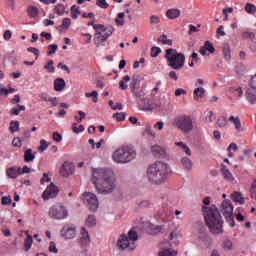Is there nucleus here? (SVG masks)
Instances as JSON below:
<instances>
[{"label":"nucleus","instance_id":"nucleus-1","mask_svg":"<svg viewBox=\"0 0 256 256\" xmlns=\"http://www.w3.org/2000/svg\"><path fill=\"white\" fill-rule=\"evenodd\" d=\"M92 183L95 185L98 193L102 195L113 193L117 187L115 173L111 168H94L92 170Z\"/></svg>","mask_w":256,"mask_h":256},{"label":"nucleus","instance_id":"nucleus-2","mask_svg":"<svg viewBox=\"0 0 256 256\" xmlns=\"http://www.w3.org/2000/svg\"><path fill=\"white\" fill-rule=\"evenodd\" d=\"M202 214L207 227L213 235L223 233V217L216 205L202 206Z\"/></svg>","mask_w":256,"mask_h":256},{"label":"nucleus","instance_id":"nucleus-3","mask_svg":"<svg viewBox=\"0 0 256 256\" xmlns=\"http://www.w3.org/2000/svg\"><path fill=\"white\" fill-rule=\"evenodd\" d=\"M171 169L165 162L157 161L150 165L146 172V177L152 185H162L167 181Z\"/></svg>","mask_w":256,"mask_h":256},{"label":"nucleus","instance_id":"nucleus-4","mask_svg":"<svg viewBox=\"0 0 256 256\" xmlns=\"http://www.w3.org/2000/svg\"><path fill=\"white\" fill-rule=\"evenodd\" d=\"M136 157L137 151H135V147L129 145L121 146L112 153V160L118 165L130 163V161H133Z\"/></svg>","mask_w":256,"mask_h":256},{"label":"nucleus","instance_id":"nucleus-5","mask_svg":"<svg viewBox=\"0 0 256 256\" xmlns=\"http://www.w3.org/2000/svg\"><path fill=\"white\" fill-rule=\"evenodd\" d=\"M165 59L168 67L174 69V71H181L185 67V54L179 53L175 49H167Z\"/></svg>","mask_w":256,"mask_h":256},{"label":"nucleus","instance_id":"nucleus-6","mask_svg":"<svg viewBox=\"0 0 256 256\" xmlns=\"http://www.w3.org/2000/svg\"><path fill=\"white\" fill-rule=\"evenodd\" d=\"M139 239V236L137 235V231L135 230H130L128 232V235L122 234L120 235L117 245L119 249L125 250L128 249V251H133L135 250V241Z\"/></svg>","mask_w":256,"mask_h":256},{"label":"nucleus","instance_id":"nucleus-7","mask_svg":"<svg viewBox=\"0 0 256 256\" xmlns=\"http://www.w3.org/2000/svg\"><path fill=\"white\" fill-rule=\"evenodd\" d=\"M94 29L96 30V34L94 37V43L99 47L101 43H105L111 35H113V27H105L103 24L94 25Z\"/></svg>","mask_w":256,"mask_h":256},{"label":"nucleus","instance_id":"nucleus-8","mask_svg":"<svg viewBox=\"0 0 256 256\" xmlns=\"http://www.w3.org/2000/svg\"><path fill=\"white\" fill-rule=\"evenodd\" d=\"M174 125L182 133H191L193 131V119L191 116L182 115L174 119Z\"/></svg>","mask_w":256,"mask_h":256},{"label":"nucleus","instance_id":"nucleus-9","mask_svg":"<svg viewBox=\"0 0 256 256\" xmlns=\"http://www.w3.org/2000/svg\"><path fill=\"white\" fill-rule=\"evenodd\" d=\"M220 211L230 227H235V217L233 216V204L231 200H224L220 206Z\"/></svg>","mask_w":256,"mask_h":256},{"label":"nucleus","instance_id":"nucleus-10","mask_svg":"<svg viewBox=\"0 0 256 256\" xmlns=\"http://www.w3.org/2000/svg\"><path fill=\"white\" fill-rule=\"evenodd\" d=\"M48 215L51 217V219L61 221L63 219H67L69 216V211L67 210V207L61 204H56L49 209Z\"/></svg>","mask_w":256,"mask_h":256},{"label":"nucleus","instance_id":"nucleus-11","mask_svg":"<svg viewBox=\"0 0 256 256\" xmlns=\"http://www.w3.org/2000/svg\"><path fill=\"white\" fill-rule=\"evenodd\" d=\"M83 199L85 203H87V207L90 211H97L99 208V200L97 199V195L91 192H85L83 194Z\"/></svg>","mask_w":256,"mask_h":256},{"label":"nucleus","instance_id":"nucleus-12","mask_svg":"<svg viewBox=\"0 0 256 256\" xmlns=\"http://www.w3.org/2000/svg\"><path fill=\"white\" fill-rule=\"evenodd\" d=\"M246 99L250 105H256V74L250 80V87L246 91Z\"/></svg>","mask_w":256,"mask_h":256},{"label":"nucleus","instance_id":"nucleus-13","mask_svg":"<svg viewBox=\"0 0 256 256\" xmlns=\"http://www.w3.org/2000/svg\"><path fill=\"white\" fill-rule=\"evenodd\" d=\"M60 233L64 239H75L77 235V227L75 224H65Z\"/></svg>","mask_w":256,"mask_h":256},{"label":"nucleus","instance_id":"nucleus-14","mask_svg":"<svg viewBox=\"0 0 256 256\" xmlns=\"http://www.w3.org/2000/svg\"><path fill=\"white\" fill-rule=\"evenodd\" d=\"M57 193H59L57 186H55L53 183H51L46 188V190L43 192L42 197H43L44 201H47L49 199H54V197H57Z\"/></svg>","mask_w":256,"mask_h":256},{"label":"nucleus","instance_id":"nucleus-15","mask_svg":"<svg viewBox=\"0 0 256 256\" xmlns=\"http://www.w3.org/2000/svg\"><path fill=\"white\" fill-rule=\"evenodd\" d=\"M73 173H75L73 163L67 161L64 162L60 169V175H62V177H69V175H73Z\"/></svg>","mask_w":256,"mask_h":256},{"label":"nucleus","instance_id":"nucleus-16","mask_svg":"<svg viewBox=\"0 0 256 256\" xmlns=\"http://www.w3.org/2000/svg\"><path fill=\"white\" fill-rule=\"evenodd\" d=\"M21 168L17 166L10 167L6 170V175L9 179H17L21 175Z\"/></svg>","mask_w":256,"mask_h":256},{"label":"nucleus","instance_id":"nucleus-17","mask_svg":"<svg viewBox=\"0 0 256 256\" xmlns=\"http://www.w3.org/2000/svg\"><path fill=\"white\" fill-rule=\"evenodd\" d=\"M80 243L81 245H88L91 243V238L89 237V232H87V229L81 228L80 230Z\"/></svg>","mask_w":256,"mask_h":256},{"label":"nucleus","instance_id":"nucleus-18","mask_svg":"<svg viewBox=\"0 0 256 256\" xmlns=\"http://www.w3.org/2000/svg\"><path fill=\"white\" fill-rule=\"evenodd\" d=\"M221 172L224 179H226V181H230V182L235 181V177H233V174L231 173V171H229V169L227 168V166H225V164H221Z\"/></svg>","mask_w":256,"mask_h":256},{"label":"nucleus","instance_id":"nucleus-19","mask_svg":"<svg viewBox=\"0 0 256 256\" xmlns=\"http://www.w3.org/2000/svg\"><path fill=\"white\" fill-rule=\"evenodd\" d=\"M139 108L142 109V111H151L153 109V106H151V103H149V98H143L138 102Z\"/></svg>","mask_w":256,"mask_h":256},{"label":"nucleus","instance_id":"nucleus-20","mask_svg":"<svg viewBox=\"0 0 256 256\" xmlns=\"http://www.w3.org/2000/svg\"><path fill=\"white\" fill-rule=\"evenodd\" d=\"M194 101H199L205 97V88L198 87L193 92Z\"/></svg>","mask_w":256,"mask_h":256},{"label":"nucleus","instance_id":"nucleus-21","mask_svg":"<svg viewBox=\"0 0 256 256\" xmlns=\"http://www.w3.org/2000/svg\"><path fill=\"white\" fill-rule=\"evenodd\" d=\"M65 80L63 78H57L55 81H54V89L56 91H63V89H65Z\"/></svg>","mask_w":256,"mask_h":256},{"label":"nucleus","instance_id":"nucleus-22","mask_svg":"<svg viewBox=\"0 0 256 256\" xmlns=\"http://www.w3.org/2000/svg\"><path fill=\"white\" fill-rule=\"evenodd\" d=\"M151 152L154 157H161V155H165V150L159 145L152 146Z\"/></svg>","mask_w":256,"mask_h":256},{"label":"nucleus","instance_id":"nucleus-23","mask_svg":"<svg viewBox=\"0 0 256 256\" xmlns=\"http://www.w3.org/2000/svg\"><path fill=\"white\" fill-rule=\"evenodd\" d=\"M180 15L181 11L179 9H169L166 12V17H168V19H177Z\"/></svg>","mask_w":256,"mask_h":256},{"label":"nucleus","instance_id":"nucleus-24","mask_svg":"<svg viewBox=\"0 0 256 256\" xmlns=\"http://www.w3.org/2000/svg\"><path fill=\"white\" fill-rule=\"evenodd\" d=\"M232 199L235 203H239L240 205H245V197L240 192H234L232 194Z\"/></svg>","mask_w":256,"mask_h":256},{"label":"nucleus","instance_id":"nucleus-25","mask_svg":"<svg viewBox=\"0 0 256 256\" xmlns=\"http://www.w3.org/2000/svg\"><path fill=\"white\" fill-rule=\"evenodd\" d=\"M35 160V154L33 153L32 149H27L24 152V161L25 163H31V161Z\"/></svg>","mask_w":256,"mask_h":256},{"label":"nucleus","instance_id":"nucleus-26","mask_svg":"<svg viewBox=\"0 0 256 256\" xmlns=\"http://www.w3.org/2000/svg\"><path fill=\"white\" fill-rule=\"evenodd\" d=\"M54 13H56V15L63 16L65 13L69 14V11L65 10V5L59 3L55 6Z\"/></svg>","mask_w":256,"mask_h":256},{"label":"nucleus","instance_id":"nucleus-27","mask_svg":"<svg viewBox=\"0 0 256 256\" xmlns=\"http://www.w3.org/2000/svg\"><path fill=\"white\" fill-rule=\"evenodd\" d=\"M181 163H182L184 169H186L187 171H191L193 169V162L191 161V159H189L187 157H183L181 159Z\"/></svg>","mask_w":256,"mask_h":256},{"label":"nucleus","instance_id":"nucleus-28","mask_svg":"<svg viewBox=\"0 0 256 256\" xmlns=\"http://www.w3.org/2000/svg\"><path fill=\"white\" fill-rule=\"evenodd\" d=\"M130 81H131V77H129V75L124 76L122 80L119 82V89H121L122 91H125V89L129 87L127 83H129Z\"/></svg>","mask_w":256,"mask_h":256},{"label":"nucleus","instance_id":"nucleus-29","mask_svg":"<svg viewBox=\"0 0 256 256\" xmlns=\"http://www.w3.org/2000/svg\"><path fill=\"white\" fill-rule=\"evenodd\" d=\"M115 24L118 27H123L125 25V13L124 12L118 13V15L115 19Z\"/></svg>","mask_w":256,"mask_h":256},{"label":"nucleus","instance_id":"nucleus-30","mask_svg":"<svg viewBox=\"0 0 256 256\" xmlns=\"http://www.w3.org/2000/svg\"><path fill=\"white\" fill-rule=\"evenodd\" d=\"M175 145H176V147H180L182 149V151H184V153H186V155L191 157V149L189 148V146H187V144H185L183 142H175Z\"/></svg>","mask_w":256,"mask_h":256},{"label":"nucleus","instance_id":"nucleus-31","mask_svg":"<svg viewBox=\"0 0 256 256\" xmlns=\"http://www.w3.org/2000/svg\"><path fill=\"white\" fill-rule=\"evenodd\" d=\"M229 92L233 95H237L238 97H243V89L241 88V86H232L229 88Z\"/></svg>","mask_w":256,"mask_h":256},{"label":"nucleus","instance_id":"nucleus-32","mask_svg":"<svg viewBox=\"0 0 256 256\" xmlns=\"http://www.w3.org/2000/svg\"><path fill=\"white\" fill-rule=\"evenodd\" d=\"M158 43H162V45H169L171 47V45H173V40L168 39L167 35L163 34L158 38Z\"/></svg>","mask_w":256,"mask_h":256},{"label":"nucleus","instance_id":"nucleus-33","mask_svg":"<svg viewBox=\"0 0 256 256\" xmlns=\"http://www.w3.org/2000/svg\"><path fill=\"white\" fill-rule=\"evenodd\" d=\"M70 11H71L72 19H77V17H79V15H81V10H79V6H77V5L71 6Z\"/></svg>","mask_w":256,"mask_h":256},{"label":"nucleus","instance_id":"nucleus-34","mask_svg":"<svg viewBox=\"0 0 256 256\" xmlns=\"http://www.w3.org/2000/svg\"><path fill=\"white\" fill-rule=\"evenodd\" d=\"M229 121L235 125L238 131H241V119H239V117L230 116Z\"/></svg>","mask_w":256,"mask_h":256},{"label":"nucleus","instance_id":"nucleus-35","mask_svg":"<svg viewBox=\"0 0 256 256\" xmlns=\"http://www.w3.org/2000/svg\"><path fill=\"white\" fill-rule=\"evenodd\" d=\"M33 245V236L27 235V238L24 240V249L25 251H29Z\"/></svg>","mask_w":256,"mask_h":256},{"label":"nucleus","instance_id":"nucleus-36","mask_svg":"<svg viewBox=\"0 0 256 256\" xmlns=\"http://www.w3.org/2000/svg\"><path fill=\"white\" fill-rule=\"evenodd\" d=\"M28 15L32 18L37 17V15H39V8L35 6H30L28 8Z\"/></svg>","mask_w":256,"mask_h":256},{"label":"nucleus","instance_id":"nucleus-37","mask_svg":"<svg viewBox=\"0 0 256 256\" xmlns=\"http://www.w3.org/2000/svg\"><path fill=\"white\" fill-rule=\"evenodd\" d=\"M159 256H177V251L172 249H164L163 251L159 252Z\"/></svg>","mask_w":256,"mask_h":256},{"label":"nucleus","instance_id":"nucleus-38","mask_svg":"<svg viewBox=\"0 0 256 256\" xmlns=\"http://www.w3.org/2000/svg\"><path fill=\"white\" fill-rule=\"evenodd\" d=\"M85 97L91 98L92 97V101L93 103H97V101H99V93H97V91H92L91 93L87 92L85 94Z\"/></svg>","mask_w":256,"mask_h":256},{"label":"nucleus","instance_id":"nucleus-39","mask_svg":"<svg viewBox=\"0 0 256 256\" xmlns=\"http://www.w3.org/2000/svg\"><path fill=\"white\" fill-rule=\"evenodd\" d=\"M222 53L226 61H229V59H231V49L229 48V46L225 45L223 47Z\"/></svg>","mask_w":256,"mask_h":256},{"label":"nucleus","instance_id":"nucleus-40","mask_svg":"<svg viewBox=\"0 0 256 256\" xmlns=\"http://www.w3.org/2000/svg\"><path fill=\"white\" fill-rule=\"evenodd\" d=\"M86 225L88 227H95L97 225V222L95 220V216L94 215H89L87 220H86Z\"/></svg>","mask_w":256,"mask_h":256},{"label":"nucleus","instance_id":"nucleus-41","mask_svg":"<svg viewBox=\"0 0 256 256\" xmlns=\"http://www.w3.org/2000/svg\"><path fill=\"white\" fill-rule=\"evenodd\" d=\"M250 195H251V198L255 199L256 201V178L251 183Z\"/></svg>","mask_w":256,"mask_h":256},{"label":"nucleus","instance_id":"nucleus-42","mask_svg":"<svg viewBox=\"0 0 256 256\" xmlns=\"http://www.w3.org/2000/svg\"><path fill=\"white\" fill-rule=\"evenodd\" d=\"M9 130L12 133H17V131H19V121H11Z\"/></svg>","mask_w":256,"mask_h":256},{"label":"nucleus","instance_id":"nucleus-43","mask_svg":"<svg viewBox=\"0 0 256 256\" xmlns=\"http://www.w3.org/2000/svg\"><path fill=\"white\" fill-rule=\"evenodd\" d=\"M26 107L18 104V108H12L10 113L11 115H19L21 111H25Z\"/></svg>","mask_w":256,"mask_h":256},{"label":"nucleus","instance_id":"nucleus-44","mask_svg":"<svg viewBox=\"0 0 256 256\" xmlns=\"http://www.w3.org/2000/svg\"><path fill=\"white\" fill-rule=\"evenodd\" d=\"M71 27V20L69 18H64L62 24L59 26L60 29H69Z\"/></svg>","mask_w":256,"mask_h":256},{"label":"nucleus","instance_id":"nucleus-45","mask_svg":"<svg viewBox=\"0 0 256 256\" xmlns=\"http://www.w3.org/2000/svg\"><path fill=\"white\" fill-rule=\"evenodd\" d=\"M161 23V17L157 15L150 16V25H159Z\"/></svg>","mask_w":256,"mask_h":256},{"label":"nucleus","instance_id":"nucleus-46","mask_svg":"<svg viewBox=\"0 0 256 256\" xmlns=\"http://www.w3.org/2000/svg\"><path fill=\"white\" fill-rule=\"evenodd\" d=\"M53 60H49L48 63L44 66L49 73H55V67L53 66Z\"/></svg>","mask_w":256,"mask_h":256},{"label":"nucleus","instance_id":"nucleus-47","mask_svg":"<svg viewBox=\"0 0 256 256\" xmlns=\"http://www.w3.org/2000/svg\"><path fill=\"white\" fill-rule=\"evenodd\" d=\"M132 93L136 99H143V97H145V92H143V90L137 91L135 88H133Z\"/></svg>","mask_w":256,"mask_h":256},{"label":"nucleus","instance_id":"nucleus-48","mask_svg":"<svg viewBox=\"0 0 256 256\" xmlns=\"http://www.w3.org/2000/svg\"><path fill=\"white\" fill-rule=\"evenodd\" d=\"M113 119H116V121H125V113L123 112L114 113Z\"/></svg>","mask_w":256,"mask_h":256},{"label":"nucleus","instance_id":"nucleus-49","mask_svg":"<svg viewBox=\"0 0 256 256\" xmlns=\"http://www.w3.org/2000/svg\"><path fill=\"white\" fill-rule=\"evenodd\" d=\"M96 5L97 7H100V9H107V7H109L107 0H97Z\"/></svg>","mask_w":256,"mask_h":256},{"label":"nucleus","instance_id":"nucleus-50","mask_svg":"<svg viewBox=\"0 0 256 256\" xmlns=\"http://www.w3.org/2000/svg\"><path fill=\"white\" fill-rule=\"evenodd\" d=\"M217 125H218V127H226L227 126V118H225V116L218 118Z\"/></svg>","mask_w":256,"mask_h":256},{"label":"nucleus","instance_id":"nucleus-51","mask_svg":"<svg viewBox=\"0 0 256 256\" xmlns=\"http://www.w3.org/2000/svg\"><path fill=\"white\" fill-rule=\"evenodd\" d=\"M245 11L247 13H255L256 12V7L253 4L247 3L245 6Z\"/></svg>","mask_w":256,"mask_h":256},{"label":"nucleus","instance_id":"nucleus-52","mask_svg":"<svg viewBox=\"0 0 256 256\" xmlns=\"http://www.w3.org/2000/svg\"><path fill=\"white\" fill-rule=\"evenodd\" d=\"M160 53H161V48L159 47L151 48V53H150L151 57H158Z\"/></svg>","mask_w":256,"mask_h":256},{"label":"nucleus","instance_id":"nucleus-53","mask_svg":"<svg viewBox=\"0 0 256 256\" xmlns=\"http://www.w3.org/2000/svg\"><path fill=\"white\" fill-rule=\"evenodd\" d=\"M204 48H206V50L209 51V53H215V47H213V44H211V42L209 41L205 42Z\"/></svg>","mask_w":256,"mask_h":256},{"label":"nucleus","instance_id":"nucleus-54","mask_svg":"<svg viewBox=\"0 0 256 256\" xmlns=\"http://www.w3.org/2000/svg\"><path fill=\"white\" fill-rule=\"evenodd\" d=\"M59 46L57 44H51L48 46L49 51L47 52V55H54V53L57 51Z\"/></svg>","mask_w":256,"mask_h":256},{"label":"nucleus","instance_id":"nucleus-55","mask_svg":"<svg viewBox=\"0 0 256 256\" xmlns=\"http://www.w3.org/2000/svg\"><path fill=\"white\" fill-rule=\"evenodd\" d=\"M72 129L74 133H83V131H85V127L83 125H80L79 128H77V123L72 125Z\"/></svg>","mask_w":256,"mask_h":256},{"label":"nucleus","instance_id":"nucleus-56","mask_svg":"<svg viewBox=\"0 0 256 256\" xmlns=\"http://www.w3.org/2000/svg\"><path fill=\"white\" fill-rule=\"evenodd\" d=\"M163 231V226H152L151 234L157 235L158 233H161Z\"/></svg>","mask_w":256,"mask_h":256},{"label":"nucleus","instance_id":"nucleus-57","mask_svg":"<svg viewBox=\"0 0 256 256\" xmlns=\"http://www.w3.org/2000/svg\"><path fill=\"white\" fill-rule=\"evenodd\" d=\"M52 139L53 141H56V143H61V141L63 140V136H61V134H59L58 132H54L52 135Z\"/></svg>","mask_w":256,"mask_h":256},{"label":"nucleus","instance_id":"nucleus-58","mask_svg":"<svg viewBox=\"0 0 256 256\" xmlns=\"http://www.w3.org/2000/svg\"><path fill=\"white\" fill-rule=\"evenodd\" d=\"M206 121L208 123H213V121H215V114L213 113V111L208 112V114L206 115Z\"/></svg>","mask_w":256,"mask_h":256},{"label":"nucleus","instance_id":"nucleus-59","mask_svg":"<svg viewBox=\"0 0 256 256\" xmlns=\"http://www.w3.org/2000/svg\"><path fill=\"white\" fill-rule=\"evenodd\" d=\"M27 51L29 53H33L35 55V57H36L35 58L36 60L39 59V49H37L35 47H29V48H27Z\"/></svg>","mask_w":256,"mask_h":256},{"label":"nucleus","instance_id":"nucleus-60","mask_svg":"<svg viewBox=\"0 0 256 256\" xmlns=\"http://www.w3.org/2000/svg\"><path fill=\"white\" fill-rule=\"evenodd\" d=\"M49 147V143L45 140L40 141L39 151H46V149Z\"/></svg>","mask_w":256,"mask_h":256},{"label":"nucleus","instance_id":"nucleus-61","mask_svg":"<svg viewBox=\"0 0 256 256\" xmlns=\"http://www.w3.org/2000/svg\"><path fill=\"white\" fill-rule=\"evenodd\" d=\"M49 251L50 253H58L59 250H57V244H55V242H50L49 244Z\"/></svg>","mask_w":256,"mask_h":256},{"label":"nucleus","instance_id":"nucleus-62","mask_svg":"<svg viewBox=\"0 0 256 256\" xmlns=\"http://www.w3.org/2000/svg\"><path fill=\"white\" fill-rule=\"evenodd\" d=\"M225 27L220 26L217 30H216V35L217 37H225L226 33L224 31Z\"/></svg>","mask_w":256,"mask_h":256},{"label":"nucleus","instance_id":"nucleus-63","mask_svg":"<svg viewBox=\"0 0 256 256\" xmlns=\"http://www.w3.org/2000/svg\"><path fill=\"white\" fill-rule=\"evenodd\" d=\"M2 205H11V198L7 196H3L1 198Z\"/></svg>","mask_w":256,"mask_h":256},{"label":"nucleus","instance_id":"nucleus-64","mask_svg":"<svg viewBox=\"0 0 256 256\" xmlns=\"http://www.w3.org/2000/svg\"><path fill=\"white\" fill-rule=\"evenodd\" d=\"M12 145H13L14 147H21V145H23V143L21 142V139H19V138H14V139L12 140Z\"/></svg>","mask_w":256,"mask_h":256}]
</instances>
